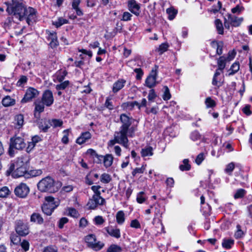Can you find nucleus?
Instances as JSON below:
<instances>
[{"label":"nucleus","instance_id":"1","mask_svg":"<svg viewBox=\"0 0 252 252\" xmlns=\"http://www.w3.org/2000/svg\"><path fill=\"white\" fill-rule=\"evenodd\" d=\"M6 11L19 21L26 19L29 25L31 22L34 21L36 18L35 10L31 7L27 8L19 0H12L11 3H7Z\"/></svg>","mask_w":252,"mask_h":252},{"label":"nucleus","instance_id":"2","mask_svg":"<svg viewBox=\"0 0 252 252\" xmlns=\"http://www.w3.org/2000/svg\"><path fill=\"white\" fill-rule=\"evenodd\" d=\"M137 129L135 126H132L129 129L120 128L119 131H116L114 134V139L111 140L108 142L109 146H112L116 143L120 144L125 148L128 147V140L127 136L129 137H133L134 133Z\"/></svg>","mask_w":252,"mask_h":252},{"label":"nucleus","instance_id":"3","mask_svg":"<svg viewBox=\"0 0 252 252\" xmlns=\"http://www.w3.org/2000/svg\"><path fill=\"white\" fill-rule=\"evenodd\" d=\"M62 186L60 182H55L54 180L50 177H46L40 180L38 184V189L41 192H57Z\"/></svg>","mask_w":252,"mask_h":252},{"label":"nucleus","instance_id":"4","mask_svg":"<svg viewBox=\"0 0 252 252\" xmlns=\"http://www.w3.org/2000/svg\"><path fill=\"white\" fill-rule=\"evenodd\" d=\"M59 205V201L55 199L54 197L49 196L45 198V202L42 206L43 212L50 216L52 214L54 209Z\"/></svg>","mask_w":252,"mask_h":252},{"label":"nucleus","instance_id":"5","mask_svg":"<svg viewBox=\"0 0 252 252\" xmlns=\"http://www.w3.org/2000/svg\"><path fill=\"white\" fill-rule=\"evenodd\" d=\"M84 239L88 247L95 251L100 250L104 246V244L102 242L96 240L94 234L87 235L85 236Z\"/></svg>","mask_w":252,"mask_h":252},{"label":"nucleus","instance_id":"6","mask_svg":"<svg viewBox=\"0 0 252 252\" xmlns=\"http://www.w3.org/2000/svg\"><path fill=\"white\" fill-rule=\"evenodd\" d=\"M158 66L155 65L145 81L146 86L149 88H153L157 83L156 80L158 76Z\"/></svg>","mask_w":252,"mask_h":252},{"label":"nucleus","instance_id":"7","mask_svg":"<svg viewBox=\"0 0 252 252\" xmlns=\"http://www.w3.org/2000/svg\"><path fill=\"white\" fill-rule=\"evenodd\" d=\"M105 202V200L100 195L94 194L87 203V206L91 209H94L98 205H102Z\"/></svg>","mask_w":252,"mask_h":252},{"label":"nucleus","instance_id":"8","mask_svg":"<svg viewBox=\"0 0 252 252\" xmlns=\"http://www.w3.org/2000/svg\"><path fill=\"white\" fill-rule=\"evenodd\" d=\"M29 188L26 184L24 183L19 185L14 189L15 195L21 198L26 197L29 194Z\"/></svg>","mask_w":252,"mask_h":252},{"label":"nucleus","instance_id":"9","mask_svg":"<svg viewBox=\"0 0 252 252\" xmlns=\"http://www.w3.org/2000/svg\"><path fill=\"white\" fill-rule=\"evenodd\" d=\"M39 94L38 91L33 88H28L26 92V94L21 101L22 103H26L31 101L32 98L37 96Z\"/></svg>","mask_w":252,"mask_h":252},{"label":"nucleus","instance_id":"10","mask_svg":"<svg viewBox=\"0 0 252 252\" xmlns=\"http://www.w3.org/2000/svg\"><path fill=\"white\" fill-rule=\"evenodd\" d=\"M41 100L47 107L52 105L54 101L52 91L49 90L45 91L42 94Z\"/></svg>","mask_w":252,"mask_h":252},{"label":"nucleus","instance_id":"11","mask_svg":"<svg viewBox=\"0 0 252 252\" xmlns=\"http://www.w3.org/2000/svg\"><path fill=\"white\" fill-rule=\"evenodd\" d=\"M15 229L16 232L21 236H25L29 232V227L27 224L24 223L21 220L17 221Z\"/></svg>","mask_w":252,"mask_h":252},{"label":"nucleus","instance_id":"12","mask_svg":"<svg viewBox=\"0 0 252 252\" xmlns=\"http://www.w3.org/2000/svg\"><path fill=\"white\" fill-rule=\"evenodd\" d=\"M128 10L136 16L140 13V5L135 0H129L127 2Z\"/></svg>","mask_w":252,"mask_h":252},{"label":"nucleus","instance_id":"13","mask_svg":"<svg viewBox=\"0 0 252 252\" xmlns=\"http://www.w3.org/2000/svg\"><path fill=\"white\" fill-rule=\"evenodd\" d=\"M120 121L122 123V125L120 128L126 129H129L130 126L132 124L133 119L125 114H123L120 116Z\"/></svg>","mask_w":252,"mask_h":252},{"label":"nucleus","instance_id":"14","mask_svg":"<svg viewBox=\"0 0 252 252\" xmlns=\"http://www.w3.org/2000/svg\"><path fill=\"white\" fill-rule=\"evenodd\" d=\"M29 161V157L28 155H24L18 158L16 161L12 165V166H22L27 168Z\"/></svg>","mask_w":252,"mask_h":252},{"label":"nucleus","instance_id":"15","mask_svg":"<svg viewBox=\"0 0 252 252\" xmlns=\"http://www.w3.org/2000/svg\"><path fill=\"white\" fill-rule=\"evenodd\" d=\"M35 108H34V116L36 118L38 119L40 118V113L43 112L44 110L45 104L41 100H36L34 103Z\"/></svg>","mask_w":252,"mask_h":252},{"label":"nucleus","instance_id":"16","mask_svg":"<svg viewBox=\"0 0 252 252\" xmlns=\"http://www.w3.org/2000/svg\"><path fill=\"white\" fill-rule=\"evenodd\" d=\"M10 169L14 170L12 173V176L15 178H18L24 175L27 171V168L22 166H11Z\"/></svg>","mask_w":252,"mask_h":252},{"label":"nucleus","instance_id":"17","mask_svg":"<svg viewBox=\"0 0 252 252\" xmlns=\"http://www.w3.org/2000/svg\"><path fill=\"white\" fill-rule=\"evenodd\" d=\"M11 146L17 150H22L26 147V144L22 138L18 137L14 140L11 139Z\"/></svg>","mask_w":252,"mask_h":252},{"label":"nucleus","instance_id":"18","mask_svg":"<svg viewBox=\"0 0 252 252\" xmlns=\"http://www.w3.org/2000/svg\"><path fill=\"white\" fill-rule=\"evenodd\" d=\"M92 135L89 131H86L81 133V135L76 139V142L81 145L91 138Z\"/></svg>","mask_w":252,"mask_h":252},{"label":"nucleus","instance_id":"19","mask_svg":"<svg viewBox=\"0 0 252 252\" xmlns=\"http://www.w3.org/2000/svg\"><path fill=\"white\" fill-rule=\"evenodd\" d=\"M48 39L50 41L49 45L52 48L56 47L59 45L56 32H53L48 33Z\"/></svg>","mask_w":252,"mask_h":252},{"label":"nucleus","instance_id":"20","mask_svg":"<svg viewBox=\"0 0 252 252\" xmlns=\"http://www.w3.org/2000/svg\"><path fill=\"white\" fill-rule=\"evenodd\" d=\"M220 72L217 70L214 75L212 81V84L214 86H216L218 88L221 86L223 82L222 79L220 77Z\"/></svg>","mask_w":252,"mask_h":252},{"label":"nucleus","instance_id":"21","mask_svg":"<svg viewBox=\"0 0 252 252\" xmlns=\"http://www.w3.org/2000/svg\"><path fill=\"white\" fill-rule=\"evenodd\" d=\"M126 81L124 79H120L115 82L113 86V92L114 93H117L122 89L125 86Z\"/></svg>","mask_w":252,"mask_h":252},{"label":"nucleus","instance_id":"22","mask_svg":"<svg viewBox=\"0 0 252 252\" xmlns=\"http://www.w3.org/2000/svg\"><path fill=\"white\" fill-rule=\"evenodd\" d=\"M101 159H103V164L106 168L109 167L111 166L113 161V157L111 154H107L104 156V157H100Z\"/></svg>","mask_w":252,"mask_h":252},{"label":"nucleus","instance_id":"23","mask_svg":"<svg viewBox=\"0 0 252 252\" xmlns=\"http://www.w3.org/2000/svg\"><path fill=\"white\" fill-rule=\"evenodd\" d=\"M228 20L230 21L231 25L234 27L239 26L243 20V18H237L231 14L228 15Z\"/></svg>","mask_w":252,"mask_h":252},{"label":"nucleus","instance_id":"24","mask_svg":"<svg viewBox=\"0 0 252 252\" xmlns=\"http://www.w3.org/2000/svg\"><path fill=\"white\" fill-rule=\"evenodd\" d=\"M107 232L111 236L116 238H119L121 237L120 230L118 228H110L108 227L105 228Z\"/></svg>","mask_w":252,"mask_h":252},{"label":"nucleus","instance_id":"25","mask_svg":"<svg viewBox=\"0 0 252 252\" xmlns=\"http://www.w3.org/2000/svg\"><path fill=\"white\" fill-rule=\"evenodd\" d=\"M1 102L4 106L8 107L14 105L15 104V100L12 98L10 96L7 95L2 99Z\"/></svg>","mask_w":252,"mask_h":252},{"label":"nucleus","instance_id":"26","mask_svg":"<svg viewBox=\"0 0 252 252\" xmlns=\"http://www.w3.org/2000/svg\"><path fill=\"white\" fill-rule=\"evenodd\" d=\"M81 0H73L72 2V7L76 11V14L78 16H82L83 13L81 9L79 7V5Z\"/></svg>","mask_w":252,"mask_h":252},{"label":"nucleus","instance_id":"27","mask_svg":"<svg viewBox=\"0 0 252 252\" xmlns=\"http://www.w3.org/2000/svg\"><path fill=\"white\" fill-rule=\"evenodd\" d=\"M50 120L47 121L46 119H41L38 123L39 128L43 131L46 132L51 126L50 124L48 123Z\"/></svg>","mask_w":252,"mask_h":252},{"label":"nucleus","instance_id":"28","mask_svg":"<svg viewBox=\"0 0 252 252\" xmlns=\"http://www.w3.org/2000/svg\"><path fill=\"white\" fill-rule=\"evenodd\" d=\"M31 221L33 222H37L41 224L43 222V219L41 216L38 213H33L31 217Z\"/></svg>","mask_w":252,"mask_h":252},{"label":"nucleus","instance_id":"29","mask_svg":"<svg viewBox=\"0 0 252 252\" xmlns=\"http://www.w3.org/2000/svg\"><path fill=\"white\" fill-rule=\"evenodd\" d=\"M116 221L119 224H122L125 221V215L123 211H118L116 215Z\"/></svg>","mask_w":252,"mask_h":252},{"label":"nucleus","instance_id":"30","mask_svg":"<svg viewBox=\"0 0 252 252\" xmlns=\"http://www.w3.org/2000/svg\"><path fill=\"white\" fill-rule=\"evenodd\" d=\"M67 72L65 70H60L57 72L56 74V79L59 82H62L64 79Z\"/></svg>","mask_w":252,"mask_h":252},{"label":"nucleus","instance_id":"31","mask_svg":"<svg viewBox=\"0 0 252 252\" xmlns=\"http://www.w3.org/2000/svg\"><path fill=\"white\" fill-rule=\"evenodd\" d=\"M153 148L150 146L142 149L141 152L142 157L152 156L153 155Z\"/></svg>","mask_w":252,"mask_h":252},{"label":"nucleus","instance_id":"32","mask_svg":"<svg viewBox=\"0 0 252 252\" xmlns=\"http://www.w3.org/2000/svg\"><path fill=\"white\" fill-rule=\"evenodd\" d=\"M240 68V64L238 62H235L233 63L230 68L228 76H231L236 73Z\"/></svg>","mask_w":252,"mask_h":252},{"label":"nucleus","instance_id":"33","mask_svg":"<svg viewBox=\"0 0 252 252\" xmlns=\"http://www.w3.org/2000/svg\"><path fill=\"white\" fill-rule=\"evenodd\" d=\"M227 60L226 58H225L223 56L220 57L218 61V70L222 71L225 66V62Z\"/></svg>","mask_w":252,"mask_h":252},{"label":"nucleus","instance_id":"34","mask_svg":"<svg viewBox=\"0 0 252 252\" xmlns=\"http://www.w3.org/2000/svg\"><path fill=\"white\" fill-rule=\"evenodd\" d=\"M67 23L68 20L62 17H59L57 20L52 22L53 25L55 26L57 28H59Z\"/></svg>","mask_w":252,"mask_h":252},{"label":"nucleus","instance_id":"35","mask_svg":"<svg viewBox=\"0 0 252 252\" xmlns=\"http://www.w3.org/2000/svg\"><path fill=\"white\" fill-rule=\"evenodd\" d=\"M235 164L233 162H231L226 165L224 169V172L228 175H231L233 171L235 168Z\"/></svg>","mask_w":252,"mask_h":252},{"label":"nucleus","instance_id":"36","mask_svg":"<svg viewBox=\"0 0 252 252\" xmlns=\"http://www.w3.org/2000/svg\"><path fill=\"white\" fill-rule=\"evenodd\" d=\"M147 199L145 193L144 191H140L137 193L136 196V201L139 204L144 203Z\"/></svg>","mask_w":252,"mask_h":252},{"label":"nucleus","instance_id":"37","mask_svg":"<svg viewBox=\"0 0 252 252\" xmlns=\"http://www.w3.org/2000/svg\"><path fill=\"white\" fill-rule=\"evenodd\" d=\"M166 13L168 15V19L172 20L175 17L177 11L173 7H170L166 9Z\"/></svg>","mask_w":252,"mask_h":252},{"label":"nucleus","instance_id":"38","mask_svg":"<svg viewBox=\"0 0 252 252\" xmlns=\"http://www.w3.org/2000/svg\"><path fill=\"white\" fill-rule=\"evenodd\" d=\"M215 24L218 33L222 34L223 33V28L221 21L220 19H217L215 21Z\"/></svg>","mask_w":252,"mask_h":252},{"label":"nucleus","instance_id":"39","mask_svg":"<svg viewBox=\"0 0 252 252\" xmlns=\"http://www.w3.org/2000/svg\"><path fill=\"white\" fill-rule=\"evenodd\" d=\"M233 244L234 240L232 239H223L222 243V247L226 249H230Z\"/></svg>","mask_w":252,"mask_h":252},{"label":"nucleus","instance_id":"40","mask_svg":"<svg viewBox=\"0 0 252 252\" xmlns=\"http://www.w3.org/2000/svg\"><path fill=\"white\" fill-rule=\"evenodd\" d=\"M48 123L54 127H61L63 124V121L59 119H52L50 120V122Z\"/></svg>","mask_w":252,"mask_h":252},{"label":"nucleus","instance_id":"41","mask_svg":"<svg viewBox=\"0 0 252 252\" xmlns=\"http://www.w3.org/2000/svg\"><path fill=\"white\" fill-rule=\"evenodd\" d=\"M15 121L18 128H20L24 124V116L22 114L16 115L15 117Z\"/></svg>","mask_w":252,"mask_h":252},{"label":"nucleus","instance_id":"42","mask_svg":"<svg viewBox=\"0 0 252 252\" xmlns=\"http://www.w3.org/2000/svg\"><path fill=\"white\" fill-rule=\"evenodd\" d=\"M100 181L104 184L109 183L111 181V176L107 173H103L100 176Z\"/></svg>","mask_w":252,"mask_h":252},{"label":"nucleus","instance_id":"43","mask_svg":"<svg viewBox=\"0 0 252 252\" xmlns=\"http://www.w3.org/2000/svg\"><path fill=\"white\" fill-rule=\"evenodd\" d=\"M69 85V81H65L62 82L60 84L56 86V89L58 91L63 90L65 89Z\"/></svg>","mask_w":252,"mask_h":252},{"label":"nucleus","instance_id":"44","mask_svg":"<svg viewBox=\"0 0 252 252\" xmlns=\"http://www.w3.org/2000/svg\"><path fill=\"white\" fill-rule=\"evenodd\" d=\"M146 169V165H143L141 167L135 168L132 172L131 174L133 176H135L137 174H142L144 172Z\"/></svg>","mask_w":252,"mask_h":252},{"label":"nucleus","instance_id":"45","mask_svg":"<svg viewBox=\"0 0 252 252\" xmlns=\"http://www.w3.org/2000/svg\"><path fill=\"white\" fill-rule=\"evenodd\" d=\"M183 164L180 165V169L182 171H188L190 169V166L189 164V160L188 159H185L183 160Z\"/></svg>","mask_w":252,"mask_h":252},{"label":"nucleus","instance_id":"46","mask_svg":"<svg viewBox=\"0 0 252 252\" xmlns=\"http://www.w3.org/2000/svg\"><path fill=\"white\" fill-rule=\"evenodd\" d=\"M93 221L96 225H101L105 222L104 219L100 216L95 217Z\"/></svg>","mask_w":252,"mask_h":252},{"label":"nucleus","instance_id":"47","mask_svg":"<svg viewBox=\"0 0 252 252\" xmlns=\"http://www.w3.org/2000/svg\"><path fill=\"white\" fill-rule=\"evenodd\" d=\"M69 131V129H67L63 131V135L62 138V142L65 144H67L68 142V135Z\"/></svg>","mask_w":252,"mask_h":252},{"label":"nucleus","instance_id":"48","mask_svg":"<svg viewBox=\"0 0 252 252\" xmlns=\"http://www.w3.org/2000/svg\"><path fill=\"white\" fill-rule=\"evenodd\" d=\"M121 248L117 245H111L107 249V252H120Z\"/></svg>","mask_w":252,"mask_h":252},{"label":"nucleus","instance_id":"49","mask_svg":"<svg viewBox=\"0 0 252 252\" xmlns=\"http://www.w3.org/2000/svg\"><path fill=\"white\" fill-rule=\"evenodd\" d=\"M205 103L207 108L214 107L216 106L215 101L210 97L206 98Z\"/></svg>","mask_w":252,"mask_h":252},{"label":"nucleus","instance_id":"50","mask_svg":"<svg viewBox=\"0 0 252 252\" xmlns=\"http://www.w3.org/2000/svg\"><path fill=\"white\" fill-rule=\"evenodd\" d=\"M9 193V190L6 187H2L0 189V197H5Z\"/></svg>","mask_w":252,"mask_h":252},{"label":"nucleus","instance_id":"51","mask_svg":"<svg viewBox=\"0 0 252 252\" xmlns=\"http://www.w3.org/2000/svg\"><path fill=\"white\" fill-rule=\"evenodd\" d=\"M164 92L162 95V98L164 100H168L171 98V94L167 86L164 87Z\"/></svg>","mask_w":252,"mask_h":252},{"label":"nucleus","instance_id":"52","mask_svg":"<svg viewBox=\"0 0 252 252\" xmlns=\"http://www.w3.org/2000/svg\"><path fill=\"white\" fill-rule=\"evenodd\" d=\"M68 215L73 218H77L79 216V213L76 209L69 208L68 209Z\"/></svg>","mask_w":252,"mask_h":252},{"label":"nucleus","instance_id":"53","mask_svg":"<svg viewBox=\"0 0 252 252\" xmlns=\"http://www.w3.org/2000/svg\"><path fill=\"white\" fill-rule=\"evenodd\" d=\"M246 193V191L244 189H239L237 190L236 192L234 194V198L235 199L240 198L243 197Z\"/></svg>","mask_w":252,"mask_h":252},{"label":"nucleus","instance_id":"54","mask_svg":"<svg viewBox=\"0 0 252 252\" xmlns=\"http://www.w3.org/2000/svg\"><path fill=\"white\" fill-rule=\"evenodd\" d=\"M200 135L197 131L192 132L190 135V138L192 141H196L200 138Z\"/></svg>","mask_w":252,"mask_h":252},{"label":"nucleus","instance_id":"55","mask_svg":"<svg viewBox=\"0 0 252 252\" xmlns=\"http://www.w3.org/2000/svg\"><path fill=\"white\" fill-rule=\"evenodd\" d=\"M205 158V155L203 153H200L195 159V163L197 165H200Z\"/></svg>","mask_w":252,"mask_h":252},{"label":"nucleus","instance_id":"56","mask_svg":"<svg viewBox=\"0 0 252 252\" xmlns=\"http://www.w3.org/2000/svg\"><path fill=\"white\" fill-rule=\"evenodd\" d=\"M168 48V45L167 43H162L161 44L158 48V51L159 53V54H162L164 52L167 51Z\"/></svg>","mask_w":252,"mask_h":252},{"label":"nucleus","instance_id":"57","mask_svg":"<svg viewBox=\"0 0 252 252\" xmlns=\"http://www.w3.org/2000/svg\"><path fill=\"white\" fill-rule=\"evenodd\" d=\"M11 242L14 244L17 245L20 242V238L16 234H12L10 236Z\"/></svg>","mask_w":252,"mask_h":252},{"label":"nucleus","instance_id":"58","mask_svg":"<svg viewBox=\"0 0 252 252\" xmlns=\"http://www.w3.org/2000/svg\"><path fill=\"white\" fill-rule=\"evenodd\" d=\"M132 15L128 12H125L122 16L121 20L124 21H127L131 20Z\"/></svg>","mask_w":252,"mask_h":252},{"label":"nucleus","instance_id":"59","mask_svg":"<svg viewBox=\"0 0 252 252\" xmlns=\"http://www.w3.org/2000/svg\"><path fill=\"white\" fill-rule=\"evenodd\" d=\"M28 78L26 76H22L17 83V86H22L27 82Z\"/></svg>","mask_w":252,"mask_h":252},{"label":"nucleus","instance_id":"60","mask_svg":"<svg viewBox=\"0 0 252 252\" xmlns=\"http://www.w3.org/2000/svg\"><path fill=\"white\" fill-rule=\"evenodd\" d=\"M213 44H216L217 46V54L220 55L222 54V46H223V43L222 42H220L219 43L218 42H213Z\"/></svg>","mask_w":252,"mask_h":252},{"label":"nucleus","instance_id":"61","mask_svg":"<svg viewBox=\"0 0 252 252\" xmlns=\"http://www.w3.org/2000/svg\"><path fill=\"white\" fill-rule=\"evenodd\" d=\"M130 226L134 228H139L141 227L139 221L136 219L133 220L131 221Z\"/></svg>","mask_w":252,"mask_h":252},{"label":"nucleus","instance_id":"62","mask_svg":"<svg viewBox=\"0 0 252 252\" xmlns=\"http://www.w3.org/2000/svg\"><path fill=\"white\" fill-rule=\"evenodd\" d=\"M68 221V219L67 218L64 217L61 218L58 222V226L60 228H63L64 224Z\"/></svg>","mask_w":252,"mask_h":252},{"label":"nucleus","instance_id":"63","mask_svg":"<svg viewBox=\"0 0 252 252\" xmlns=\"http://www.w3.org/2000/svg\"><path fill=\"white\" fill-rule=\"evenodd\" d=\"M237 230L235 233V236L236 238H239L242 237L244 235L243 231L241 229V226L239 225L237 226Z\"/></svg>","mask_w":252,"mask_h":252},{"label":"nucleus","instance_id":"64","mask_svg":"<svg viewBox=\"0 0 252 252\" xmlns=\"http://www.w3.org/2000/svg\"><path fill=\"white\" fill-rule=\"evenodd\" d=\"M134 72L137 74L136 78L138 80H140L141 79L142 76L143 75V72L142 70V69L140 68H135L134 70Z\"/></svg>","mask_w":252,"mask_h":252}]
</instances>
